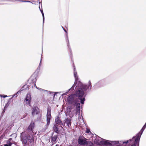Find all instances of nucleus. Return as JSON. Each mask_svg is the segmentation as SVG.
I'll use <instances>...</instances> for the list:
<instances>
[{
    "label": "nucleus",
    "instance_id": "33",
    "mask_svg": "<svg viewBox=\"0 0 146 146\" xmlns=\"http://www.w3.org/2000/svg\"><path fill=\"white\" fill-rule=\"evenodd\" d=\"M63 29L64 30V29H65L64 28H63Z\"/></svg>",
    "mask_w": 146,
    "mask_h": 146
},
{
    "label": "nucleus",
    "instance_id": "26",
    "mask_svg": "<svg viewBox=\"0 0 146 146\" xmlns=\"http://www.w3.org/2000/svg\"><path fill=\"white\" fill-rule=\"evenodd\" d=\"M67 40H68V44H69V42L68 36H67Z\"/></svg>",
    "mask_w": 146,
    "mask_h": 146
},
{
    "label": "nucleus",
    "instance_id": "4",
    "mask_svg": "<svg viewBox=\"0 0 146 146\" xmlns=\"http://www.w3.org/2000/svg\"><path fill=\"white\" fill-rule=\"evenodd\" d=\"M21 140L22 141L23 143L26 144L27 141L31 143L32 142L33 140L32 137L29 135H27L25 137H23L22 135V133L21 134Z\"/></svg>",
    "mask_w": 146,
    "mask_h": 146
},
{
    "label": "nucleus",
    "instance_id": "28",
    "mask_svg": "<svg viewBox=\"0 0 146 146\" xmlns=\"http://www.w3.org/2000/svg\"><path fill=\"white\" fill-rule=\"evenodd\" d=\"M3 96L2 95L0 94V97H3Z\"/></svg>",
    "mask_w": 146,
    "mask_h": 146
},
{
    "label": "nucleus",
    "instance_id": "2",
    "mask_svg": "<svg viewBox=\"0 0 146 146\" xmlns=\"http://www.w3.org/2000/svg\"><path fill=\"white\" fill-rule=\"evenodd\" d=\"M74 75L75 77V81L74 84L72 86L71 88L69 89L68 91L65 93H64L62 94V95H65L67 94L68 92L70 90L72 91L74 90V88L75 86L77 84L78 82V76L77 75V72L76 70L75 67L74 66Z\"/></svg>",
    "mask_w": 146,
    "mask_h": 146
},
{
    "label": "nucleus",
    "instance_id": "10",
    "mask_svg": "<svg viewBox=\"0 0 146 146\" xmlns=\"http://www.w3.org/2000/svg\"><path fill=\"white\" fill-rule=\"evenodd\" d=\"M35 123L34 122H31L30 125L28 127L27 130L28 131H32L33 129L34 128Z\"/></svg>",
    "mask_w": 146,
    "mask_h": 146
},
{
    "label": "nucleus",
    "instance_id": "3",
    "mask_svg": "<svg viewBox=\"0 0 146 146\" xmlns=\"http://www.w3.org/2000/svg\"><path fill=\"white\" fill-rule=\"evenodd\" d=\"M36 80L37 79L36 78V77L35 76H31L30 79L29 80V81H31V83H32V88H33L34 87H35L36 88L38 89V90H42V91H44V92H47V90L42 89L40 88H38L36 86L35 84V83L36 81Z\"/></svg>",
    "mask_w": 146,
    "mask_h": 146
},
{
    "label": "nucleus",
    "instance_id": "13",
    "mask_svg": "<svg viewBox=\"0 0 146 146\" xmlns=\"http://www.w3.org/2000/svg\"><path fill=\"white\" fill-rule=\"evenodd\" d=\"M55 122L56 123V124L61 125V121L60 120V118L58 116H57L56 117Z\"/></svg>",
    "mask_w": 146,
    "mask_h": 146
},
{
    "label": "nucleus",
    "instance_id": "23",
    "mask_svg": "<svg viewBox=\"0 0 146 146\" xmlns=\"http://www.w3.org/2000/svg\"><path fill=\"white\" fill-rule=\"evenodd\" d=\"M90 132V130L89 129L87 128L86 129V132L87 133H88Z\"/></svg>",
    "mask_w": 146,
    "mask_h": 146
},
{
    "label": "nucleus",
    "instance_id": "22",
    "mask_svg": "<svg viewBox=\"0 0 146 146\" xmlns=\"http://www.w3.org/2000/svg\"><path fill=\"white\" fill-rule=\"evenodd\" d=\"M42 56H41V60H40V62L39 63V65L37 68V69L38 70H40V67L41 66V60H42Z\"/></svg>",
    "mask_w": 146,
    "mask_h": 146
},
{
    "label": "nucleus",
    "instance_id": "34",
    "mask_svg": "<svg viewBox=\"0 0 146 146\" xmlns=\"http://www.w3.org/2000/svg\"><path fill=\"white\" fill-rule=\"evenodd\" d=\"M58 146V145H56V146Z\"/></svg>",
    "mask_w": 146,
    "mask_h": 146
},
{
    "label": "nucleus",
    "instance_id": "21",
    "mask_svg": "<svg viewBox=\"0 0 146 146\" xmlns=\"http://www.w3.org/2000/svg\"><path fill=\"white\" fill-rule=\"evenodd\" d=\"M31 100H30L25 99L24 101V102L25 103L30 105V104Z\"/></svg>",
    "mask_w": 146,
    "mask_h": 146
},
{
    "label": "nucleus",
    "instance_id": "27",
    "mask_svg": "<svg viewBox=\"0 0 146 146\" xmlns=\"http://www.w3.org/2000/svg\"><path fill=\"white\" fill-rule=\"evenodd\" d=\"M40 0H39V5H40V3L41 4V2L40 3Z\"/></svg>",
    "mask_w": 146,
    "mask_h": 146
},
{
    "label": "nucleus",
    "instance_id": "6",
    "mask_svg": "<svg viewBox=\"0 0 146 146\" xmlns=\"http://www.w3.org/2000/svg\"><path fill=\"white\" fill-rule=\"evenodd\" d=\"M51 110L48 108L47 109V114L46 115V125H48L50 123V121L51 118Z\"/></svg>",
    "mask_w": 146,
    "mask_h": 146
},
{
    "label": "nucleus",
    "instance_id": "24",
    "mask_svg": "<svg viewBox=\"0 0 146 146\" xmlns=\"http://www.w3.org/2000/svg\"><path fill=\"white\" fill-rule=\"evenodd\" d=\"M21 1L25 2H30V1Z\"/></svg>",
    "mask_w": 146,
    "mask_h": 146
},
{
    "label": "nucleus",
    "instance_id": "15",
    "mask_svg": "<svg viewBox=\"0 0 146 146\" xmlns=\"http://www.w3.org/2000/svg\"><path fill=\"white\" fill-rule=\"evenodd\" d=\"M102 81H100L96 83V85L98 87H101L102 86Z\"/></svg>",
    "mask_w": 146,
    "mask_h": 146
},
{
    "label": "nucleus",
    "instance_id": "32",
    "mask_svg": "<svg viewBox=\"0 0 146 146\" xmlns=\"http://www.w3.org/2000/svg\"><path fill=\"white\" fill-rule=\"evenodd\" d=\"M10 96H8V97H10Z\"/></svg>",
    "mask_w": 146,
    "mask_h": 146
},
{
    "label": "nucleus",
    "instance_id": "29",
    "mask_svg": "<svg viewBox=\"0 0 146 146\" xmlns=\"http://www.w3.org/2000/svg\"><path fill=\"white\" fill-rule=\"evenodd\" d=\"M6 108V106H5V108H4V110H3V111H4V110H5V109Z\"/></svg>",
    "mask_w": 146,
    "mask_h": 146
},
{
    "label": "nucleus",
    "instance_id": "7",
    "mask_svg": "<svg viewBox=\"0 0 146 146\" xmlns=\"http://www.w3.org/2000/svg\"><path fill=\"white\" fill-rule=\"evenodd\" d=\"M60 127L61 128H62V127L61 126V125L55 124L54 126L53 129L54 131L57 133H58L60 131L59 129Z\"/></svg>",
    "mask_w": 146,
    "mask_h": 146
},
{
    "label": "nucleus",
    "instance_id": "8",
    "mask_svg": "<svg viewBox=\"0 0 146 146\" xmlns=\"http://www.w3.org/2000/svg\"><path fill=\"white\" fill-rule=\"evenodd\" d=\"M58 135H52L51 137V141L52 143H56L58 141Z\"/></svg>",
    "mask_w": 146,
    "mask_h": 146
},
{
    "label": "nucleus",
    "instance_id": "25",
    "mask_svg": "<svg viewBox=\"0 0 146 146\" xmlns=\"http://www.w3.org/2000/svg\"><path fill=\"white\" fill-rule=\"evenodd\" d=\"M7 97V95H4L3 96V97L4 98H6Z\"/></svg>",
    "mask_w": 146,
    "mask_h": 146
},
{
    "label": "nucleus",
    "instance_id": "30",
    "mask_svg": "<svg viewBox=\"0 0 146 146\" xmlns=\"http://www.w3.org/2000/svg\"><path fill=\"white\" fill-rule=\"evenodd\" d=\"M64 31H65V32L66 33H67V32H66V30L65 29H64Z\"/></svg>",
    "mask_w": 146,
    "mask_h": 146
},
{
    "label": "nucleus",
    "instance_id": "14",
    "mask_svg": "<svg viewBox=\"0 0 146 146\" xmlns=\"http://www.w3.org/2000/svg\"><path fill=\"white\" fill-rule=\"evenodd\" d=\"M12 140V139L10 138L7 141V144H5L4 145V146H11L12 143L11 142V141Z\"/></svg>",
    "mask_w": 146,
    "mask_h": 146
},
{
    "label": "nucleus",
    "instance_id": "1",
    "mask_svg": "<svg viewBox=\"0 0 146 146\" xmlns=\"http://www.w3.org/2000/svg\"><path fill=\"white\" fill-rule=\"evenodd\" d=\"M92 88L91 83L90 80L88 85L82 84L80 81H78L76 87V91L74 94L70 95L67 98L68 103L75 106V110L77 113H79L80 104L79 100L82 104H84L86 100L85 97L86 95V91L90 90Z\"/></svg>",
    "mask_w": 146,
    "mask_h": 146
},
{
    "label": "nucleus",
    "instance_id": "20",
    "mask_svg": "<svg viewBox=\"0 0 146 146\" xmlns=\"http://www.w3.org/2000/svg\"><path fill=\"white\" fill-rule=\"evenodd\" d=\"M20 92V91H19L17 92L16 94L12 95V97L11 98H13L14 97H16L19 94Z\"/></svg>",
    "mask_w": 146,
    "mask_h": 146
},
{
    "label": "nucleus",
    "instance_id": "12",
    "mask_svg": "<svg viewBox=\"0 0 146 146\" xmlns=\"http://www.w3.org/2000/svg\"><path fill=\"white\" fill-rule=\"evenodd\" d=\"M32 113L33 116H34L37 114L38 113V109L35 107L33 108Z\"/></svg>",
    "mask_w": 146,
    "mask_h": 146
},
{
    "label": "nucleus",
    "instance_id": "31",
    "mask_svg": "<svg viewBox=\"0 0 146 146\" xmlns=\"http://www.w3.org/2000/svg\"><path fill=\"white\" fill-rule=\"evenodd\" d=\"M62 28H63V29L64 28L62 26Z\"/></svg>",
    "mask_w": 146,
    "mask_h": 146
},
{
    "label": "nucleus",
    "instance_id": "5",
    "mask_svg": "<svg viewBox=\"0 0 146 146\" xmlns=\"http://www.w3.org/2000/svg\"><path fill=\"white\" fill-rule=\"evenodd\" d=\"M87 139L83 136H80L79 137L78 139V143L81 145H86L87 144Z\"/></svg>",
    "mask_w": 146,
    "mask_h": 146
},
{
    "label": "nucleus",
    "instance_id": "18",
    "mask_svg": "<svg viewBox=\"0 0 146 146\" xmlns=\"http://www.w3.org/2000/svg\"><path fill=\"white\" fill-rule=\"evenodd\" d=\"M86 145H87V146H93V143L90 141H87V144Z\"/></svg>",
    "mask_w": 146,
    "mask_h": 146
},
{
    "label": "nucleus",
    "instance_id": "16",
    "mask_svg": "<svg viewBox=\"0 0 146 146\" xmlns=\"http://www.w3.org/2000/svg\"><path fill=\"white\" fill-rule=\"evenodd\" d=\"M25 99L31 100V96L30 93H28L27 94V96Z\"/></svg>",
    "mask_w": 146,
    "mask_h": 146
},
{
    "label": "nucleus",
    "instance_id": "19",
    "mask_svg": "<svg viewBox=\"0 0 146 146\" xmlns=\"http://www.w3.org/2000/svg\"><path fill=\"white\" fill-rule=\"evenodd\" d=\"M39 8L40 9V10L42 13V18H43V23H44V13H43V11L42 10H41L40 8V7H39Z\"/></svg>",
    "mask_w": 146,
    "mask_h": 146
},
{
    "label": "nucleus",
    "instance_id": "11",
    "mask_svg": "<svg viewBox=\"0 0 146 146\" xmlns=\"http://www.w3.org/2000/svg\"><path fill=\"white\" fill-rule=\"evenodd\" d=\"M101 140H102V138L99 137H97L94 140V142L96 144L99 145Z\"/></svg>",
    "mask_w": 146,
    "mask_h": 146
},
{
    "label": "nucleus",
    "instance_id": "17",
    "mask_svg": "<svg viewBox=\"0 0 146 146\" xmlns=\"http://www.w3.org/2000/svg\"><path fill=\"white\" fill-rule=\"evenodd\" d=\"M80 110H79V113H77L76 111V115H78V118L79 119H80L79 121L80 120H82V121H83V119H81V117L80 115Z\"/></svg>",
    "mask_w": 146,
    "mask_h": 146
},
{
    "label": "nucleus",
    "instance_id": "9",
    "mask_svg": "<svg viewBox=\"0 0 146 146\" xmlns=\"http://www.w3.org/2000/svg\"><path fill=\"white\" fill-rule=\"evenodd\" d=\"M71 119H70L67 118L65 120L64 124L67 126L68 127H70L71 125Z\"/></svg>",
    "mask_w": 146,
    "mask_h": 146
}]
</instances>
